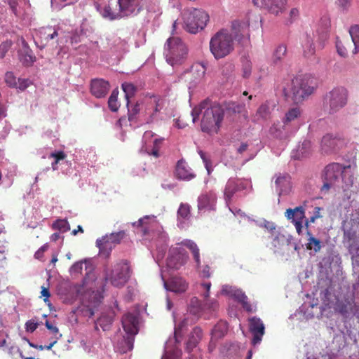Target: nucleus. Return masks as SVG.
<instances>
[{"mask_svg":"<svg viewBox=\"0 0 359 359\" xmlns=\"http://www.w3.org/2000/svg\"><path fill=\"white\" fill-rule=\"evenodd\" d=\"M203 336V332L201 328L195 327L191 332L189 339L187 343V348L189 351L192 350L194 348L196 347V345L201 339Z\"/></svg>","mask_w":359,"mask_h":359,"instance_id":"nucleus-37","label":"nucleus"},{"mask_svg":"<svg viewBox=\"0 0 359 359\" xmlns=\"http://www.w3.org/2000/svg\"><path fill=\"white\" fill-rule=\"evenodd\" d=\"M135 226H140L144 236L152 233L151 240L156 246L157 255L156 262L162 259L168 243L167 233L163 230V227L154 215H146L140 218L138 222L133 223Z\"/></svg>","mask_w":359,"mask_h":359,"instance_id":"nucleus-3","label":"nucleus"},{"mask_svg":"<svg viewBox=\"0 0 359 359\" xmlns=\"http://www.w3.org/2000/svg\"><path fill=\"white\" fill-rule=\"evenodd\" d=\"M198 154L200 155L201 158L203 160V162L207 170L208 173L210 174L212 169L209 158H208L206 154L201 150L198 151Z\"/></svg>","mask_w":359,"mask_h":359,"instance_id":"nucleus-61","label":"nucleus"},{"mask_svg":"<svg viewBox=\"0 0 359 359\" xmlns=\"http://www.w3.org/2000/svg\"><path fill=\"white\" fill-rule=\"evenodd\" d=\"M227 330L226 323L225 322H220L214 327L212 333L215 337H222L226 334Z\"/></svg>","mask_w":359,"mask_h":359,"instance_id":"nucleus-50","label":"nucleus"},{"mask_svg":"<svg viewBox=\"0 0 359 359\" xmlns=\"http://www.w3.org/2000/svg\"><path fill=\"white\" fill-rule=\"evenodd\" d=\"M339 143V140L331 135H325L321 141V147L325 152L334 151Z\"/></svg>","mask_w":359,"mask_h":359,"instance_id":"nucleus-34","label":"nucleus"},{"mask_svg":"<svg viewBox=\"0 0 359 359\" xmlns=\"http://www.w3.org/2000/svg\"><path fill=\"white\" fill-rule=\"evenodd\" d=\"M271 236L273 239L272 244L276 248H279L282 245L287 241V238L285 236L280 233L278 231L274 232Z\"/></svg>","mask_w":359,"mask_h":359,"instance_id":"nucleus-49","label":"nucleus"},{"mask_svg":"<svg viewBox=\"0 0 359 359\" xmlns=\"http://www.w3.org/2000/svg\"><path fill=\"white\" fill-rule=\"evenodd\" d=\"M259 226L261 227H264L271 233V235L273 234L274 232L277 231L275 224L271 222L263 220L259 222Z\"/></svg>","mask_w":359,"mask_h":359,"instance_id":"nucleus-57","label":"nucleus"},{"mask_svg":"<svg viewBox=\"0 0 359 359\" xmlns=\"http://www.w3.org/2000/svg\"><path fill=\"white\" fill-rule=\"evenodd\" d=\"M176 177L183 180H191L195 177V175L191 171L187 162L184 160H180L176 165Z\"/></svg>","mask_w":359,"mask_h":359,"instance_id":"nucleus-30","label":"nucleus"},{"mask_svg":"<svg viewBox=\"0 0 359 359\" xmlns=\"http://www.w3.org/2000/svg\"><path fill=\"white\" fill-rule=\"evenodd\" d=\"M38 325L34 320H29L25 323V330L27 332H33L36 330Z\"/></svg>","mask_w":359,"mask_h":359,"instance_id":"nucleus-64","label":"nucleus"},{"mask_svg":"<svg viewBox=\"0 0 359 359\" xmlns=\"http://www.w3.org/2000/svg\"><path fill=\"white\" fill-rule=\"evenodd\" d=\"M109 90V84L103 79H94L91 83L92 94L97 98L104 97Z\"/></svg>","mask_w":359,"mask_h":359,"instance_id":"nucleus-29","label":"nucleus"},{"mask_svg":"<svg viewBox=\"0 0 359 359\" xmlns=\"http://www.w3.org/2000/svg\"><path fill=\"white\" fill-rule=\"evenodd\" d=\"M182 18L184 29L191 34H196L206 26L209 15L203 10L190 8L183 11Z\"/></svg>","mask_w":359,"mask_h":359,"instance_id":"nucleus-11","label":"nucleus"},{"mask_svg":"<svg viewBox=\"0 0 359 359\" xmlns=\"http://www.w3.org/2000/svg\"><path fill=\"white\" fill-rule=\"evenodd\" d=\"M353 266V273L355 277V283L353 284V289L359 292V257L358 255H354Z\"/></svg>","mask_w":359,"mask_h":359,"instance_id":"nucleus-46","label":"nucleus"},{"mask_svg":"<svg viewBox=\"0 0 359 359\" xmlns=\"http://www.w3.org/2000/svg\"><path fill=\"white\" fill-rule=\"evenodd\" d=\"M270 114L271 109L269 105L267 104H263L258 108L254 116V121H259L260 120H266L269 118Z\"/></svg>","mask_w":359,"mask_h":359,"instance_id":"nucleus-44","label":"nucleus"},{"mask_svg":"<svg viewBox=\"0 0 359 359\" xmlns=\"http://www.w3.org/2000/svg\"><path fill=\"white\" fill-rule=\"evenodd\" d=\"M327 311L333 309L344 318H359V303L355 300L353 291L346 290L339 293L334 298V302L327 304Z\"/></svg>","mask_w":359,"mask_h":359,"instance_id":"nucleus-7","label":"nucleus"},{"mask_svg":"<svg viewBox=\"0 0 359 359\" xmlns=\"http://www.w3.org/2000/svg\"><path fill=\"white\" fill-rule=\"evenodd\" d=\"M172 340H169L165 345V353L161 359H180L181 351L177 348H172L170 347Z\"/></svg>","mask_w":359,"mask_h":359,"instance_id":"nucleus-38","label":"nucleus"},{"mask_svg":"<svg viewBox=\"0 0 359 359\" xmlns=\"http://www.w3.org/2000/svg\"><path fill=\"white\" fill-rule=\"evenodd\" d=\"M221 293L222 294L228 295L237 300L242 304L243 309L247 311H252V307L248 303L247 296L241 290L232 286L224 285L222 287Z\"/></svg>","mask_w":359,"mask_h":359,"instance_id":"nucleus-23","label":"nucleus"},{"mask_svg":"<svg viewBox=\"0 0 359 359\" xmlns=\"http://www.w3.org/2000/svg\"><path fill=\"white\" fill-rule=\"evenodd\" d=\"M323 185L322 192H327L330 188L338 187L341 182L345 184L346 188L353 184V176L349 168L342 166L339 163H331L327 165L323 173Z\"/></svg>","mask_w":359,"mask_h":359,"instance_id":"nucleus-5","label":"nucleus"},{"mask_svg":"<svg viewBox=\"0 0 359 359\" xmlns=\"http://www.w3.org/2000/svg\"><path fill=\"white\" fill-rule=\"evenodd\" d=\"M122 89L127 100L128 120L131 124H149L158 119L165 104L163 99L156 95L146 97L130 107L129 99L134 96L136 88L130 83H124Z\"/></svg>","mask_w":359,"mask_h":359,"instance_id":"nucleus-1","label":"nucleus"},{"mask_svg":"<svg viewBox=\"0 0 359 359\" xmlns=\"http://www.w3.org/2000/svg\"><path fill=\"white\" fill-rule=\"evenodd\" d=\"M200 114H202L201 127L203 132L210 135L217 134L224 118V109L219 104L210 106L203 102L192 109L193 122H196Z\"/></svg>","mask_w":359,"mask_h":359,"instance_id":"nucleus-2","label":"nucleus"},{"mask_svg":"<svg viewBox=\"0 0 359 359\" xmlns=\"http://www.w3.org/2000/svg\"><path fill=\"white\" fill-rule=\"evenodd\" d=\"M164 55L167 62L174 67L184 61L187 48L180 38L172 36L168 39L165 44Z\"/></svg>","mask_w":359,"mask_h":359,"instance_id":"nucleus-10","label":"nucleus"},{"mask_svg":"<svg viewBox=\"0 0 359 359\" xmlns=\"http://www.w3.org/2000/svg\"><path fill=\"white\" fill-rule=\"evenodd\" d=\"M316 88V81L313 77L308 75L299 76L292 80L284 88L286 97H291L294 102H302L311 95Z\"/></svg>","mask_w":359,"mask_h":359,"instance_id":"nucleus-6","label":"nucleus"},{"mask_svg":"<svg viewBox=\"0 0 359 359\" xmlns=\"http://www.w3.org/2000/svg\"><path fill=\"white\" fill-rule=\"evenodd\" d=\"M345 345L346 341L344 335L342 334H337L333 339L330 348L332 355H337L339 351L344 348Z\"/></svg>","mask_w":359,"mask_h":359,"instance_id":"nucleus-39","label":"nucleus"},{"mask_svg":"<svg viewBox=\"0 0 359 359\" xmlns=\"http://www.w3.org/2000/svg\"><path fill=\"white\" fill-rule=\"evenodd\" d=\"M249 328L250 332L253 334L252 343L254 346L259 344L264 334L265 327L262 320L257 317H253L249 320Z\"/></svg>","mask_w":359,"mask_h":359,"instance_id":"nucleus-28","label":"nucleus"},{"mask_svg":"<svg viewBox=\"0 0 359 359\" xmlns=\"http://www.w3.org/2000/svg\"><path fill=\"white\" fill-rule=\"evenodd\" d=\"M275 177L276 191L279 196L289 195L292 188L290 176L280 173Z\"/></svg>","mask_w":359,"mask_h":359,"instance_id":"nucleus-27","label":"nucleus"},{"mask_svg":"<svg viewBox=\"0 0 359 359\" xmlns=\"http://www.w3.org/2000/svg\"><path fill=\"white\" fill-rule=\"evenodd\" d=\"M216 195L212 191H204L198 198V208L200 212L215 210Z\"/></svg>","mask_w":359,"mask_h":359,"instance_id":"nucleus-26","label":"nucleus"},{"mask_svg":"<svg viewBox=\"0 0 359 359\" xmlns=\"http://www.w3.org/2000/svg\"><path fill=\"white\" fill-rule=\"evenodd\" d=\"M249 26L248 20L243 21L235 20L232 22L231 29L234 37L239 42L244 43L249 39Z\"/></svg>","mask_w":359,"mask_h":359,"instance_id":"nucleus-25","label":"nucleus"},{"mask_svg":"<svg viewBox=\"0 0 359 359\" xmlns=\"http://www.w3.org/2000/svg\"><path fill=\"white\" fill-rule=\"evenodd\" d=\"M252 1L255 6L268 11L269 0H252Z\"/></svg>","mask_w":359,"mask_h":359,"instance_id":"nucleus-63","label":"nucleus"},{"mask_svg":"<svg viewBox=\"0 0 359 359\" xmlns=\"http://www.w3.org/2000/svg\"><path fill=\"white\" fill-rule=\"evenodd\" d=\"M118 91L115 89L112 91L109 100H108V105L109 109L112 111H116L119 107V103L118 102Z\"/></svg>","mask_w":359,"mask_h":359,"instance_id":"nucleus-51","label":"nucleus"},{"mask_svg":"<svg viewBox=\"0 0 359 359\" xmlns=\"http://www.w3.org/2000/svg\"><path fill=\"white\" fill-rule=\"evenodd\" d=\"M20 60L23 65L29 66L33 64L35 60V57L33 56L32 50L29 48H25L23 53L20 54Z\"/></svg>","mask_w":359,"mask_h":359,"instance_id":"nucleus-48","label":"nucleus"},{"mask_svg":"<svg viewBox=\"0 0 359 359\" xmlns=\"http://www.w3.org/2000/svg\"><path fill=\"white\" fill-rule=\"evenodd\" d=\"M226 109L233 114L244 113V116L248 118V112L245 111V104L236 102H229L226 105Z\"/></svg>","mask_w":359,"mask_h":359,"instance_id":"nucleus-47","label":"nucleus"},{"mask_svg":"<svg viewBox=\"0 0 359 359\" xmlns=\"http://www.w3.org/2000/svg\"><path fill=\"white\" fill-rule=\"evenodd\" d=\"M306 248L309 250H313L314 252H318L324 246V243L320 239L316 238L310 231H307Z\"/></svg>","mask_w":359,"mask_h":359,"instance_id":"nucleus-35","label":"nucleus"},{"mask_svg":"<svg viewBox=\"0 0 359 359\" xmlns=\"http://www.w3.org/2000/svg\"><path fill=\"white\" fill-rule=\"evenodd\" d=\"M50 158H53V161L51 163L52 168L54 170L58 168L57 164H62L65 162V159L66 158V154L62 151H57L55 152H52L50 156Z\"/></svg>","mask_w":359,"mask_h":359,"instance_id":"nucleus-45","label":"nucleus"},{"mask_svg":"<svg viewBox=\"0 0 359 359\" xmlns=\"http://www.w3.org/2000/svg\"><path fill=\"white\" fill-rule=\"evenodd\" d=\"M287 48L285 45L280 44L278 46L273 53L271 61L274 65L280 62L286 55Z\"/></svg>","mask_w":359,"mask_h":359,"instance_id":"nucleus-43","label":"nucleus"},{"mask_svg":"<svg viewBox=\"0 0 359 359\" xmlns=\"http://www.w3.org/2000/svg\"><path fill=\"white\" fill-rule=\"evenodd\" d=\"M32 82L30 80L27 79H20L19 78L17 81V86L15 88L19 89L20 90H25L27 87L31 85Z\"/></svg>","mask_w":359,"mask_h":359,"instance_id":"nucleus-60","label":"nucleus"},{"mask_svg":"<svg viewBox=\"0 0 359 359\" xmlns=\"http://www.w3.org/2000/svg\"><path fill=\"white\" fill-rule=\"evenodd\" d=\"M348 32L354 44L352 53L353 55H356L359 53V25H353L351 26Z\"/></svg>","mask_w":359,"mask_h":359,"instance_id":"nucleus-40","label":"nucleus"},{"mask_svg":"<svg viewBox=\"0 0 359 359\" xmlns=\"http://www.w3.org/2000/svg\"><path fill=\"white\" fill-rule=\"evenodd\" d=\"M336 48L337 53L342 57H346L348 56V50L346 47L343 45L341 41L337 40L336 42Z\"/></svg>","mask_w":359,"mask_h":359,"instance_id":"nucleus-59","label":"nucleus"},{"mask_svg":"<svg viewBox=\"0 0 359 359\" xmlns=\"http://www.w3.org/2000/svg\"><path fill=\"white\" fill-rule=\"evenodd\" d=\"M11 41H6L0 44V58H2L5 56L7 51L11 46Z\"/></svg>","mask_w":359,"mask_h":359,"instance_id":"nucleus-62","label":"nucleus"},{"mask_svg":"<svg viewBox=\"0 0 359 359\" xmlns=\"http://www.w3.org/2000/svg\"><path fill=\"white\" fill-rule=\"evenodd\" d=\"M112 319L108 316H102L98 320L97 323L103 329L107 330L111 324Z\"/></svg>","mask_w":359,"mask_h":359,"instance_id":"nucleus-55","label":"nucleus"},{"mask_svg":"<svg viewBox=\"0 0 359 359\" xmlns=\"http://www.w3.org/2000/svg\"><path fill=\"white\" fill-rule=\"evenodd\" d=\"M311 148V142L309 140H304L301 144L297 146V150L295 153H293L292 156L297 159L304 158L309 153Z\"/></svg>","mask_w":359,"mask_h":359,"instance_id":"nucleus-41","label":"nucleus"},{"mask_svg":"<svg viewBox=\"0 0 359 359\" xmlns=\"http://www.w3.org/2000/svg\"><path fill=\"white\" fill-rule=\"evenodd\" d=\"M316 36L313 33H307L304 36L302 46L304 57L309 58L314 55L317 49H321L323 48L322 42H318V44H316Z\"/></svg>","mask_w":359,"mask_h":359,"instance_id":"nucleus-24","label":"nucleus"},{"mask_svg":"<svg viewBox=\"0 0 359 359\" xmlns=\"http://www.w3.org/2000/svg\"><path fill=\"white\" fill-rule=\"evenodd\" d=\"M60 34V28L57 26H48L38 29L34 36L36 45L41 49L44 48L50 40Z\"/></svg>","mask_w":359,"mask_h":359,"instance_id":"nucleus-17","label":"nucleus"},{"mask_svg":"<svg viewBox=\"0 0 359 359\" xmlns=\"http://www.w3.org/2000/svg\"><path fill=\"white\" fill-rule=\"evenodd\" d=\"M53 228L60 232H66L70 229L69 224L66 219H57L53 224Z\"/></svg>","mask_w":359,"mask_h":359,"instance_id":"nucleus-52","label":"nucleus"},{"mask_svg":"<svg viewBox=\"0 0 359 359\" xmlns=\"http://www.w3.org/2000/svg\"><path fill=\"white\" fill-rule=\"evenodd\" d=\"M285 217L294 225L299 235L302 233L303 224L305 219V209L303 206L288 208L285 212Z\"/></svg>","mask_w":359,"mask_h":359,"instance_id":"nucleus-20","label":"nucleus"},{"mask_svg":"<svg viewBox=\"0 0 359 359\" xmlns=\"http://www.w3.org/2000/svg\"><path fill=\"white\" fill-rule=\"evenodd\" d=\"M287 0H269L268 11L273 15H279L285 9Z\"/></svg>","mask_w":359,"mask_h":359,"instance_id":"nucleus-36","label":"nucleus"},{"mask_svg":"<svg viewBox=\"0 0 359 359\" xmlns=\"http://www.w3.org/2000/svg\"><path fill=\"white\" fill-rule=\"evenodd\" d=\"M299 313L302 314L306 319H311L316 316H330V311H327V304L324 307L318 306L317 304H304L299 309Z\"/></svg>","mask_w":359,"mask_h":359,"instance_id":"nucleus-21","label":"nucleus"},{"mask_svg":"<svg viewBox=\"0 0 359 359\" xmlns=\"http://www.w3.org/2000/svg\"><path fill=\"white\" fill-rule=\"evenodd\" d=\"M302 114V111L299 107H295L290 109L285 115V117L283 119V122L285 126L294 122L299 117H300Z\"/></svg>","mask_w":359,"mask_h":359,"instance_id":"nucleus-42","label":"nucleus"},{"mask_svg":"<svg viewBox=\"0 0 359 359\" xmlns=\"http://www.w3.org/2000/svg\"><path fill=\"white\" fill-rule=\"evenodd\" d=\"M84 262L83 261L74 263L69 269V273L72 276H76L81 273Z\"/></svg>","mask_w":359,"mask_h":359,"instance_id":"nucleus-56","label":"nucleus"},{"mask_svg":"<svg viewBox=\"0 0 359 359\" xmlns=\"http://www.w3.org/2000/svg\"><path fill=\"white\" fill-rule=\"evenodd\" d=\"M190 218V207L187 204H182L177 211V226L184 229L188 226Z\"/></svg>","mask_w":359,"mask_h":359,"instance_id":"nucleus-32","label":"nucleus"},{"mask_svg":"<svg viewBox=\"0 0 359 359\" xmlns=\"http://www.w3.org/2000/svg\"><path fill=\"white\" fill-rule=\"evenodd\" d=\"M93 302H89L86 304V306L87 307V312L89 317H92L94 313V307L97 306L100 302V299L97 297V294H93Z\"/></svg>","mask_w":359,"mask_h":359,"instance_id":"nucleus-53","label":"nucleus"},{"mask_svg":"<svg viewBox=\"0 0 359 359\" xmlns=\"http://www.w3.org/2000/svg\"><path fill=\"white\" fill-rule=\"evenodd\" d=\"M17 79L12 72H7L5 75V81L10 87L15 88Z\"/></svg>","mask_w":359,"mask_h":359,"instance_id":"nucleus-58","label":"nucleus"},{"mask_svg":"<svg viewBox=\"0 0 359 359\" xmlns=\"http://www.w3.org/2000/svg\"><path fill=\"white\" fill-rule=\"evenodd\" d=\"M342 229L344 242L348 243V245L357 243L355 240L359 237V210L353 202L346 208Z\"/></svg>","mask_w":359,"mask_h":359,"instance_id":"nucleus-8","label":"nucleus"},{"mask_svg":"<svg viewBox=\"0 0 359 359\" xmlns=\"http://www.w3.org/2000/svg\"><path fill=\"white\" fill-rule=\"evenodd\" d=\"M189 259V255L184 248L172 245L168 250L166 258V267L170 270L177 271L182 269Z\"/></svg>","mask_w":359,"mask_h":359,"instance_id":"nucleus-15","label":"nucleus"},{"mask_svg":"<svg viewBox=\"0 0 359 359\" xmlns=\"http://www.w3.org/2000/svg\"><path fill=\"white\" fill-rule=\"evenodd\" d=\"M145 1L117 0L114 6L109 4L99 6L97 10L103 18L110 20L135 17L144 11Z\"/></svg>","mask_w":359,"mask_h":359,"instance_id":"nucleus-4","label":"nucleus"},{"mask_svg":"<svg viewBox=\"0 0 359 359\" xmlns=\"http://www.w3.org/2000/svg\"><path fill=\"white\" fill-rule=\"evenodd\" d=\"M124 236L125 232L123 231L106 235L97 240V246L99 248L100 252L104 253L106 256H108L109 252L116 244L120 243V241L124 238Z\"/></svg>","mask_w":359,"mask_h":359,"instance_id":"nucleus-18","label":"nucleus"},{"mask_svg":"<svg viewBox=\"0 0 359 359\" xmlns=\"http://www.w3.org/2000/svg\"><path fill=\"white\" fill-rule=\"evenodd\" d=\"M177 245L185 246L190 250L196 262V267L199 269L201 266L200 250L196 243L192 240L185 239L180 243H178Z\"/></svg>","mask_w":359,"mask_h":359,"instance_id":"nucleus-33","label":"nucleus"},{"mask_svg":"<svg viewBox=\"0 0 359 359\" xmlns=\"http://www.w3.org/2000/svg\"><path fill=\"white\" fill-rule=\"evenodd\" d=\"M147 16L149 19H156L162 14V8L159 0H146L144 8Z\"/></svg>","mask_w":359,"mask_h":359,"instance_id":"nucleus-31","label":"nucleus"},{"mask_svg":"<svg viewBox=\"0 0 359 359\" xmlns=\"http://www.w3.org/2000/svg\"><path fill=\"white\" fill-rule=\"evenodd\" d=\"M130 278V266L126 261L121 260L104 269V279L116 287H123Z\"/></svg>","mask_w":359,"mask_h":359,"instance_id":"nucleus-12","label":"nucleus"},{"mask_svg":"<svg viewBox=\"0 0 359 359\" xmlns=\"http://www.w3.org/2000/svg\"><path fill=\"white\" fill-rule=\"evenodd\" d=\"M122 326L126 337H123L126 346L122 348L121 351L126 352L133 348V338L138 332V312L126 313L122 318Z\"/></svg>","mask_w":359,"mask_h":359,"instance_id":"nucleus-14","label":"nucleus"},{"mask_svg":"<svg viewBox=\"0 0 359 359\" xmlns=\"http://www.w3.org/2000/svg\"><path fill=\"white\" fill-rule=\"evenodd\" d=\"M250 187L251 183L248 180L230 178L226 182L224 191L226 202L228 203L236 193L248 189Z\"/></svg>","mask_w":359,"mask_h":359,"instance_id":"nucleus-19","label":"nucleus"},{"mask_svg":"<svg viewBox=\"0 0 359 359\" xmlns=\"http://www.w3.org/2000/svg\"><path fill=\"white\" fill-rule=\"evenodd\" d=\"M233 50V36L227 29H222L212 36L210 41V50L215 59L227 56Z\"/></svg>","mask_w":359,"mask_h":359,"instance_id":"nucleus-9","label":"nucleus"},{"mask_svg":"<svg viewBox=\"0 0 359 359\" xmlns=\"http://www.w3.org/2000/svg\"><path fill=\"white\" fill-rule=\"evenodd\" d=\"M161 278L163 281V285L166 290L177 294H181L186 292L188 288V283L180 276H173L170 279V280L166 281L165 275L161 272Z\"/></svg>","mask_w":359,"mask_h":359,"instance_id":"nucleus-22","label":"nucleus"},{"mask_svg":"<svg viewBox=\"0 0 359 359\" xmlns=\"http://www.w3.org/2000/svg\"><path fill=\"white\" fill-rule=\"evenodd\" d=\"M206 68L201 63L196 64L192 67V72L197 74V79L201 80L204 77L205 74Z\"/></svg>","mask_w":359,"mask_h":359,"instance_id":"nucleus-54","label":"nucleus"},{"mask_svg":"<svg viewBox=\"0 0 359 359\" xmlns=\"http://www.w3.org/2000/svg\"><path fill=\"white\" fill-rule=\"evenodd\" d=\"M164 138L159 137L152 131H146L142 137V147L141 152H144L154 157H158V151L161 148Z\"/></svg>","mask_w":359,"mask_h":359,"instance_id":"nucleus-16","label":"nucleus"},{"mask_svg":"<svg viewBox=\"0 0 359 359\" xmlns=\"http://www.w3.org/2000/svg\"><path fill=\"white\" fill-rule=\"evenodd\" d=\"M348 101V91L343 87L332 89L324 98V108L329 114H334L344 107Z\"/></svg>","mask_w":359,"mask_h":359,"instance_id":"nucleus-13","label":"nucleus"}]
</instances>
